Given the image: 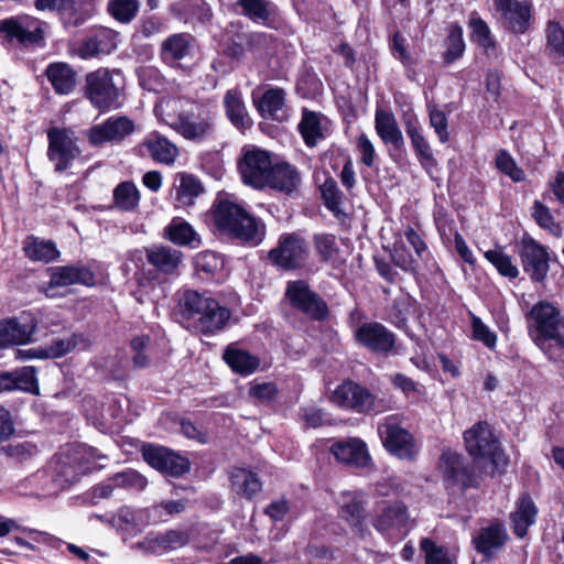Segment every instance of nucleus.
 Here are the masks:
<instances>
[{"instance_id": "nucleus-55", "label": "nucleus", "mask_w": 564, "mask_h": 564, "mask_svg": "<svg viewBox=\"0 0 564 564\" xmlns=\"http://www.w3.org/2000/svg\"><path fill=\"white\" fill-rule=\"evenodd\" d=\"M80 339L79 335L73 334L65 338H55L51 341L50 345L45 346V351L47 359L48 358H58L62 357L69 351H72L78 344Z\"/></svg>"}, {"instance_id": "nucleus-16", "label": "nucleus", "mask_w": 564, "mask_h": 564, "mask_svg": "<svg viewBox=\"0 0 564 564\" xmlns=\"http://www.w3.org/2000/svg\"><path fill=\"white\" fill-rule=\"evenodd\" d=\"M135 127L132 120L126 116H112L104 123L96 124L88 132V140L95 147L107 142H121L133 133Z\"/></svg>"}, {"instance_id": "nucleus-35", "label": "nucleus", "mask_w": 564, "mask_h": 564, "mask_svg": "<svg viewBox=\"0 0 564 564\" xmlns=\"http://www.w3.org/2000/svg\"><path fill=\"white\" fill-rule=\"evenodd\" d=\"M224 359L235 372L243 376L252 373L260 365L257 357L250 355L246 350L235 347L234 345H229L226 348Z\"/></svg>"}, {"instance_id": "nucleus-1", "label": "nucleus", "mask_w": 564, "mask_h": 564, "mask_svg": "<svg viewBox=\"0 0 564 564\" xmlns=\"http://www.w3.org/2000/svg\"><path fill=\"white\" fill-rule=\"evenodd\" d=\"M182 316L188 326L198 334L214 335L223 330L231 313L207 293L186 290L180 299Z\"/></svg>"}, {"instance_id": "nucleus-5", "label": "nucleus", "mask_w": 564, "mask_h": 564, "mask_svg": "<svg viewBox=\"0 0 564 564\" xmlns=\"http://www.w3.org/2000/svg\"><path fill=\"white\" fill-rule=\"evenodd\" d=\"M332 402L344 410L359 414H378L387 410L383 399L377 398L367 388L354 381H344L332 393Z\"/></svg>"}, {"instance_id": "nucleus-64", "label": "nucleus", "mask_w": 564, "mask_h": 564, "mask_svg": "<svg viewBox=\"0 0 564 564\" xmlns=\"http://www.w3.org/2000/svg\"><path fill=\"white\" fill-rule=\"evenodd\" d=\"M218 257L210 251L200 252L195 257V267L197 271L213 274L219 267Z\"/></svg>"}, {"instance_id": "nucleus-28", "label": "nucleus", "mask_w": 564, "mask_h": 564, "mask_svg": "<svg viewBox=\"0 0 564 564\" xmlns=\"http://www.w3.org/2000/svg\"><path fill=\"white\" fill-rule=\"evenodd\" d=\"M142 145L154 161L166 165L173 164L178 154L177 147L158 133L147 137Z\"/></svg>"}, {"instance_id": "nucleus-41", "label": "nucleus", "mask_w": 564, "mask_h": 564, "mask_svg": "<svg viewBox=\"0 0 564 564\" xmlns=\"http://www.w3.org/2000/svg\"><path fill=\"white\" fill-rule=\"evenodd\" d=\"M110 523L122 533L135 535L141 532V513L129 507H122L112 516Z\"/></svg>"}, {"instance_id": "nucleus-3", "label": "nucleus", "mask_w": 564, "mask_h": 564, "mask_svg": "<svg viewBox=\"0 0 564 564\" xmlns=\"http://www.w3.org/2000/svg\"><path fill=\"white\" fill-rule=\"evenodd\" d=\"M213 216L219 230L246 243L258 246L264 238V225L228 198H217Z\"/></svg>"}, {"instance_id": "nucleus-42", "label": "nucleus", "mask_w": 564, "mask_h": 564, "mask_svg": "<svg viewBox=\"0 0 564 564\" xmlns=\"http://www.w3.org/2000/svg\"><path fill=\"white\" fill-rule=\"evenodd\" d=\"M140 202V193L132 182H122L113 189V203L123 212L134 210Z\"/></svg>"}, {"instance_id": "nucleus-19", "label": "nucleus", "mask_w": 564, "mask_h": 564, "mask_svg": "<svg viewBox=\"0 0 564 564\" xmlns=\"http://www.w3.org/2000/svg\"><path fill=\"white\" fill-rule=\"evenodd\" d=\"M50 282L44 289L47 296H55L56 288H66L73 284L91 286L95 284L94 273L84 265H64L50 269Z\"/></svg>"}, {"instance_id": "nucleus-32", "label": "nucleus", "mask_w": 564, "mask_h": 564, "mask_svg": "<svg viewBox=\"0 0 564 564\" xmlns=\"http://www.w3.org/2000/svg\"><path fill=\"white\" fill-rule=\"evenodd\" d=\"M230 482L231 489L247 499H251L262 487L258 475L245 468H234L230 473Z\"/></svg>"}, {"instance_id": "nucleus-54", "label": "nucleus", "mask_w": 564, "mask_h": 564, "mask_svg": "<svg viewBox=\"0 0 564 564\" xmlns=\"http://www.w3.org/2000/svg\"><path fill=\"white\" fill-rule=\"evenodd\" d=\"M532 215L540 227L547 229L555 236L562 235V228L554 221L550 209L539 200L534 202Z\"/></svg>"}, {"instance_id": "nucleus-6", "label": "nucleus", "mask_w": 564, "mask_h": 564, "mask_svg": "<svg viewBox=\"0 0 564 564\" xmlns=\"http://www.w3.org/2000/svg\"><path fill=\"white\" fill-rule=\"evenodd\" d=\"M170 126L186 140L202 141L213 134L215 123L206 107L187 102Z\"/></svg>"}, {"instance_id": "nucleus-30", "label": "nucleus", "mask_w": 564, "mask_h": 564, "mask_svg": "<svg viewBox=\"0 0 564 564\" xmlns=\"http://www.w3.org/2000/svg\"><path fill=\"white\" fill-rule=\"evenodd\" d=\"M536 507L529 496H522L518 503L517 509L510 516L514 533L523 538L530 525L535 522Z\"/></svg>"}, {"instance_id": "nucleus-4", "label": "nucleus", "mask_w": 564, "mask_h": 564, "mask_svg": "<svg viewBox=\"0 0 564 564\" xmlns=\"http://www.w3.org/2000/svg\"><path fill=\"white\" fill-rule=\"evenodd\" d=\"M86 96L100 110L117 109L122 104V74L99 68L86 75Z\"/></svg>"}, {"instance_id": "nucleus-17", "label": "nucleus", "mask_w": 564, "mask_h": 564, "mask_svg": "<svg viewBox=\"0 0 564 564\" xmlns=\"http://www.w3.org/2000/svg\"><path fill=\"white\" fill-rule=\"evenodd\" d=\"M522 267L532 281L543 282L547 275L550 257L546 249L533 238H524L520 251Z\"/></svg>"}, {"instance_id": "nucleus-50", "label": "nucleus", "mask_w": 564, "mask_h": 564, "mask_svg": "<svg viewBox=\"0 0 564 564\" xmlns=\"http://www.w3.org/2000/svg\"><path fill=\"white\" fill-rule=\"evenodd\" d=\"M465 52V42L463 39V29L458 24H453L446 40V51L444 61L447 64L458 59Z\"/></svg>"}, {"instance_id": "nucleus-12", "label": "nucleus", "mask_w": 564, "mask_h": 564, "mask_svg": "<svg viewBox=\"0 0 564 564\" xmlns=\"http://www.w3.org/2000/svg\"><path fill=\"white\" fill-rule=\"evenodd\" d=\"M307 256L305 240L296 234H285L280 237L278 246L269 251V259L275 265L292 270L302 264Z\"/></svg>"}, {"instance_id": "nucleus-11", "label": "nucleus", "mask_w": 564, "mask_h": 564, "mask_svg": "<svg viewBox=\"0 0 564 564\" xmlns=\"http://www.w3.org/2000/svg\"><path fill=\"white\" fill-rule=\"evenodd\" d=\"M0 31L10 42H17L24 47L43 40L42 22L30 15H18L1 21Z\"/></svg>"}, {"instance_id": "nucleus-61", "label": "nucleus", "mask_w": 564, "mask_h": 564, "mask_svg": "<svg viewBox=\"0 0 564 564\" xmlns=\"http://www.w3.org/2000/svg\"><path fill=\"white\" fill-rule=\"evenodd\" d=\"M106 34L107 32H101L94 37L86 39L78 47V55L84 59H88L97 56L100 53H105L106 50L102 46V39L106 36Z\"/></svg>"}, {"instance_id": "nucleus-44", "label": "nucleus", "mask_w": 564, "mask_h": 564, "mask_svg": "<svg viewBox=\"0 0 564 564\" xmlns=\"http://www.w3.org/2000/svg\"><path fill=\"white\" fill-rule=\"evenodd\" d=\"M224 102L227 116L236 127L242 128L249 124L248 113L238 90H228Z\"/></svg>"}, {"instance_id": "nucleus-13", "label": "nucleus", "mask_w": 564, "mask_h": 564, "mask_svg": "<svg viewBox=\"0 0 564 564\" xmlns=\"http://www.w3.org/2000/svg\"><path fill=\"white\" fill-rule=\"evenodd\" d=\"M373 527L390 536L403 538L413 528V521L408 507L402 501H394L376 517Z\"/></svg>"}, {"instance_id": "nucleus-46", "label": "nucleus", "mask_w": 564, "mask_h": 564, "mask_svg": "<svg viewBox=\"0 0 564 564\" xmlns=\"http://www.w3.org/2000/svg\"><path fill=\"white\" fill-rule=\"evenodd\" d=\"M238 4L253 22L265 24L273 13V4L269 0H238Z\"/></svg>"}, {"instance_id": "nucleus-56", "label": "nucleus", "mask_w": 564, "mask_h": 564, "mask_svg": "<svg viewBox=\"0 0 564 564\" xmlns=\"http://www.w3.org/2000/svg\"><path fill=\"white\" fill-rule=\"evenodd\" d=\"M471 318L473 338L481 341L486 347L492 349L496 347L497 336L474 313H469Z\"/></svg>"}, {"instance_id": "nucleus-53", "label": "nucleus", "mask_w": 564, "mask_h": 564, "mask_svg": "<svg viewBox=\"0 0 564 564\" xmlns=\"http://www.w3.org/2000/svg\"><path fill=\"white\" fill-rule=\"evenodd\" d=\"M111 482L116 487L133 488L137 490H143L148 485L145 477L133 469H127L116 474L111 478Z\"/></svg>"}, {"instance_id": "nucleus-36", "label": "nucleus", "mask_w": 564, "mask_h": 564, "mask_svg": "<svg viewBox=\"0 0 564 564\" xmlns=\"http://www.w3.org/2000/svg\"><path fill=\"white\" fill-rule=\"evenodd\" d=\"M299 131L307 147H315L325 137L321 115L303 109Z\"/></svg>"}, {"instance_id": "nucleus-24", "label": "nucleus", "mask_w": 564, "mask_h": 564, "mask_svg": "<svg viewBox=\"0 0 564 564\" xmlns=\"http://www.w3.org/2000/svg\"><path fill=\"white\" fill-rule=\"evenodd\" d=\"M36 324L33 319L20 323L17 318L0 321V348L31 341Z\"/></svg>"}, {"instance_id": "nucleus-34", "label": "nucleus", "mask_w": 564, "mask_h": 564, "mask_svg": "<svg viewBox=\"0 0 564 564\" xmlns=\"http://www.w3.org/2000/svg\"><path fill=\"white\" fill-rule=\"evenodd\" d=\"M405 131L411 140V144L416 153V156L421 165L425 169L435 166L436 160L434 159L433 151L431 149L430 143L421 133L417 122L409 120L405 124Z\"/></svg>"}, {"instance_id": "nucleus-49", "label": "nucleus", "mask_w": 564, "mask_h": 564, "mask_svg": "<svg viewBox=\"0 0 564 564\" xmlns=\"http://www.w3.org/2000/svg\"><path fill=\"white\" fill-rule=\"evenodd\" d=\"M485 258L498 270V272L509 279H516L519 275V269L513 264L511 257L501 249L488 250Z\"/></svg>"}, {"instance_id": "nucleus-62", "label": "nucleus", "mask_w": 564, "mask_h": 564, "mask_svg": "<svg viewBox=\"0 0 564 564\" xmlns=\"http://www.w3.org/2000/svg\"><path fill=\"white\" fill-rule=\"evenodd\" d=\"M147 553H163L165 551L163 533H149L142 541L133 546Z\"/></svg>"}, {"instance_id": "nucleus-45", "label": "nucleus", "mask_w": 564, "mask_h": 564, "mask_svg": "<svg viewBox=\"0 0 564 564\" xmlns=\"http://www.w3.org/2000/svg\"><path fill=\"white\" fill-rule=\"evenodd\" d=\"M203 193L202 183L191 174L180 175V185L176 188V199L183 206L194 204L196 197Z\"/></svg>"}, {"instance_id": "nucleus-60", "label": "nucleus", "mask_w": 564, "mask_h": 564, "mask_svg": "<svg viewBox=\"0 0 564 564\" xmlns=\"http://www.w3.org/2000/svg\"><path fill=\"white\" fill-rule=\"evenodd\" d=\"M18 390L25 392L37 391L36 369L32 366H25L14 370Z\"/></svg>"}, {"instance_id": "nucleus-26", "label": "nucleus", "mask_w": 564, "mask_h": 564, "mask_svg": "<svg viewBox=\"0 0 564 564\" xmlns=\"http://www.w3.org/2000/svg\"><path fill=\"white\" fill-rule=\"evenodd\" d=\"M193 48V36L188 33H175L166 37L161 44V57L169 65H180V62L189 56Z\"/></svg>"}, {"instance_id": "nucleus-21", "label": "nucleus", "mask_w": 564, "mask_h": 564, "mask_svg": "<svg viewBox=\"0 0 564 564\" xmlns=\"http://www.w3.org/2000/svg\"><path fill=\"white\" fill-rule=\"evenodd\" d=\"M440 468L444 478L452 486L468 488L476 485L474 470L467 466L465 458L455 452L443 453L441 456Z\"/></svg>"}, {"instance_id": "nucleus-31", "label": "nucleus", "mask_w": 564, "mask_h": 564, "mask_svg": "<svg viewBox=\"0 0 564 564\" xmlns=\"http://www.w3.org/2000/svg\"><path fill=\"white\" fill-rule=\"evenodd\" d=\"M367 500L361 491L344 492L341 496V516L350 525L360 528L366 514L365 505Z\"/></svg>"}, {"instance_id": "nucleus-2", "label": "nucleus", "mask_w": 564, "mask_h": 564, "mask_svg": "<svg viewBox=\"0 0 564 564\" xmlns=\"http://www.w3.org/2000/svg\"><path fill=\"white\" fill-rule=\"evenodd\" d=\"M530 332L535 345L551 360L557 358V350L564 349V317L561 311L549 302H539L529 313Z\"/></svg>"}, {"instance_id": "nucleus-59", "label": "nucleus", "mask_w": 564, "mask_h": 564, "mask_svg": "<svg viewBox=\"0 0 564 564\" xmlns=\"http://www.w3.org/2000/svg\"><path fill=\"white\" fill-rule=\"evenodd\" d=\"M315 248L322 260L327 262L334 259L338 252L336 237L329 234H321L314 237Z\"/></svg>"}, {"instance_id": "nucleus-38", "label": "nucleus", "mask_w": 564, "mask_h": 564, "mask_svg": "<svg viewBox=\"0 0 564 564\" xmlns=\"http://www.w3.org/2000/svg\"><path fill=\"white\" fill-rule=\"evenodd\" d=\"M507 539L505 529L498 524H491L480 530L475 539L476 550L484 554H490L494 550L503 545Z\"/></svg>"}, {"instance_id": "nucleus-8", "label": "nucleus", "mask_w": 564, "mask_h": 564, "mask_svg": "<svg viewBox=\"0 0 564 564\" xmlns=\"http://www.w3.org/2000/svg\"><path fill=\"white\" fill-rule=\"evenodd\" d=\"M378 433L383 446L400 459H414L419 448L412 435L393 417L389 416L378 425Z\"/></svg>"}, {"instance_id": "nucleus-37", "label": "nucleus", "mask_w": 564, "mask_h": 564, "mask_svg": "<svg viewBox=\"0 0 564 564\" xmlns=\"http://www.w3.org/2000/svg\"><path fill=\"white\" fill-rule=\"evenodd\" d=\"M468 25L471 29V41L476 43L485 54L496 55V42L491 36L488 24L474 12L469 18Z\"/></svg>"}, {"instance_id": "nucleus-18", "label": "nucleus", "mask_w": 564, "mask_h": 564, "mask_svg": "<svg viewBox=\"0 0 564 564\" xmlns=\"http://www.w3.org/2000/svg\"><path fill=\"white\" fill-rule=\"evenodd\" d=\"M355 337L358 344L379 355H388L395 344L394 334L377 322L360 325Z\"/></svg>"}, {"instance_id": "nucleus-47", "label": "nucleus", "mask_w": 564, "mask_h": 564, "mask_svg": "<svg viewBox=\"0 0 564 564\" xmlns=\"http://www.w3.org/2000/svg\"><path fill=\"white\" fill-rule=\"evenodd\" d=\"M181 10L185 22L208 23L213 18L212 8L205 0H186L182 3Z\"/></svg>"}, {"instance_id": "nucleus-58", "label": "nucleus", "mask_w": 564, "mask_h": 564, "mask_svg": "<svg viewBox=\"0 0 564 564\" xmlns=\"http://www.w3.org/2000/svg\"><path fill=\"white\" fill-rule=\"evenodd\" d=\"M391 257L393 263L403 271L416 272L417 260L406 250L402 242L394 243Z\"/></svg>"}, {"instance_id": "nucleus-63", "label": "nucleus", "mask_w": 564, "mask_h": 564, "mask_svg": "<svg viewBox=\"0 0 564 564\" xmlns=\"http://www.w3.org/2000/svg\"><path fill=\"white\" fill-rule=\"evenodd\" d=\"M249 394L261 402H270L275 399L278 388L273 382L254 383L250 387Z\"/></svg>"}, {"instance_id": "nucleus-40", "label": "nucleus", "mask_w": 564, "mask_h": 564, "mask_svg": "<svg viewBox=\"0 0 564 564\" xmlns=\"http://www.w3.org/2000/svg\"><path fill=\"white\" fill-rule=\"evenodd\" d=\"M169 239L178 246H189L197 248L199 246V239L197 234L192 226L181 219H173L166 228Z\"/></svg>"}, {"instance_id": "nucleus-10", "label": "nucleus", "mask_w": 564, "mask_h": 564, "mask_svg": "<svg viewBox=\"0 0 564 564\" xmlns=\"http://www.w3.org/2000/svg\"><path fill=\"white\" fill-rule=\"evenodd\" d=\"M272 166L269 152L258 148L245 150L239 161V172L243 183L257 189L267 187Z\"/></svg>"}, {"instance_id": "nucleus-39", "label": "nucleus", "mask_w": 564, "mask_h": 564, "mask_svg": "<svg viewBox=\"0 0 564 564\" xmlns=\"http://www.w3.org/2000/svg\"><path fill=\"white\" fill-rule=\"evenodd\" d=\"M23 249L26 257L34 261L51 262L59 256V251L53 241L34 237H29L25 240Z\"/></svg>"}, {"instance_id": "nucleus-43", "label": "nucleus", "mask_w": 564, "mask_h": 564, "mask_svg": "<svg viewBox=\"0 0 564 564\" xmlns=\"http://www.w3.org/2000/svg\"><path fill=\"white\" fill-rule=\"evenodd\" d=\"M546 53L557 62H564V29L555 21H550L545 30Z\"/></svg>"}, {"instance_id": "nucleus-7", "label": "nucleus", "mask_w": 564, "mask_h": 564, "mask_svg": "<svg viewBox=\"0 0 564 564\" xmlns=\"http://www.w3.org/2000/svg\"><path fill=\"white\" fill-rule=\"evenodd\" d=\"M47 158L54 164L56 172L70 167L82 153L77 138L69 129L53 127L47 130Z\"/></svg>"}, {"instance_id": "nucleus-22", "label": "nucleus", "mask_w": 564, "mask_h": 564, "mask_svg": "<svg viewBox=\"0 0 564 564\" xmlns=\"http://www.w3.org/2000/svg\"><path fill=\"white\" fill-rule=\"evenodd\" d=\"M253 102L264 119L284 121L288 118L286 91L280 87H268Z\"/></svg>"}, {"instance_id": "nucleus-29", "label": "nucleus", "mask_w": 564, "mask_h": 564, "mask_svg": "<svg viewBox=\"0 0 564 564\" xmlns=\"http://www.w3.org/2000/svg\"><path fill=\"white\" fill-rule=\"evenodd\" d=\"M375 128L384 143H390L397 149L403 145V135L392 112L378 109L376 111Z\"/></svg>"}, {"instance_id": "nucleus-57", "label": "nucleus", "mask_w": 564, "mask_h": 564, "mask_svg": "<svg viewBox=\"0 0 564 564\" xmlns=\"http://www.w3.org/2000/svg\"><path fill=\"white\" fill-rule=\"evenodd\" d=\"M420 546L425 553L426 564H453L447 552L443 547H438L431 539H422Z\"/></svg>"}, {"instance_id": "nucleus-51", "label": "nucleus", "mask_w": 564, "mask_h": 564, "mask_svg": "<svg viewBox=\"0 0 564 564\" xmlns=\"http://www.w3.org/2000/svg\"><path fill=\"white\" fill-rule=\"evenodd\" d=\"M322 197L325 206L334 214L339 215L343 213L341 197L343 193L338 188L334 180H326L321 186Z\"/></svg>"}, {"instance_id": "nucleus-52", "label": "nucleus", "mask_w": 564, "mask_h": 564, "mask_svg": "<svg viewBox=\"0 0 564 564\" xmlns=\"http://www.w3.org/2000/svg\"><path fill=\"white\" fill-rule=\"evenodd\" d=\"M496 165L500 172L508 175L514 182L524 180V172L506 150H500L496 156Z\"/></svg>"}, {"instance_id": "nucleus-14", "label": "nucleus", "mask_w": 564, "mask_h": 564, "mask_svg": "<svg viewBox=\"0 0 564 564\" xmlns=\"http://www.w3.org/2000/svg\"><path fill=\"white\" fill-rule=\"evenodd\" d=\"M466 449L474 458H499V443L486 422H478L464 433Z\"/></svg>"}, {"instance_id": "nucleus-23", "label": "nucleus", "mask_w": 564, "mask_h": 564, "mask_svg": "<svg viewBox=\"0 0 564 564\" xmlns=\"http://www.w3.org/2000/svg\"><path fill=\"white\" fill-rule=\"evenodd\" d=\"M506 25L514 33H524L530 23L531 9L525 2L518 0H494Z\"/></svg>"}, {"instance_id": "nucleus-20", "label": "nucleus", "mask_w": 564, "mask_h": 564, "mask_svg": "<svg viewBox=\"0 0 564 564\" xmlns=\"http://www.w3.org/2000/svg\"><path fill=\"white\" fill-rule=\"evenodd\" d=\"M330 453L345 465L365 468L371 464V456L366 443L358 437H349L335 442L330 446Z\"/></svg>"}, {"instance_id": "nucleus-33", "label": "nucleus", "mask_w": 564, "mask_h": 564, "mask_svg": "<svg viewBox=\"0 0 564 564\" xmlns=\"http://www.w3.org/2000/svg\"><path fill=\"white\" fill-rule=\"evenodd\" d=\"M54 90L61 95H68L76 84L75 72L65 63H53L45 72Z\"/></svg>"}, {"instance_id": "nucleus-9", "label": "nucleus", "mask_w": 564, "mask_h": 564, "mask_svg": "<svg viewBox=\"0 0 564 564\" xmlns=\"http://www.w3.org/2000/svg\"><path fill=\"white\" fill-rule=\"evenodd\" d=\"M285 296L292 307L312 319L321 321L327 316L328 310L324 300L311 290L304 280L288 282Z\"/></svg>"}, {"instance_id": "nucleus-25", "label": "nucleus", "mask_w": 564, "mask_h": 564, "mask_svg": "<svg viewBox=\"0 0 564 564\" xmlns=\"http://www.w3.org/2000/svg\"><path fill=\"white\" fill-rule=\"evenodd\" d=\"M300 185L301 174L295 166L288 162L273 164L267 187L289 195L295 192Z\"/></svg>"}, {"instance_id": "nucleus-48", "label": "nucleus", "mask_w": 564, "mask_h": 564, "mask_svg": "<svg viewBox=\"0 0 564 564\" xmlns=\"http://www.w3.org/2000/svg\"><path fill=\"white\" fill-rule=\"evenodd\" d=\"M139 7L138 0H109L107 11L116 21L129 23L137 15Z\"/></svg>"}, {"instance_id": "nucleus-15", "label": "nucleus", "mask_w": 564, "mask_h": 564, "mask_svg": "<svg viewBox=\"0 0 564 564\" xmlns=\"http://www.w3.org/2000/svg\"><path fill=\"white\" fill-rule=\"evenodd\" d=\"M144 460L156 470L178 477L189 469L188 460L166 447L145 444L142 446Z\"/></svg>"}, {"instance_id": "nucleus-27", "label": "nucleus", "mask_w": 564, "mask_h": 564, "mask_svg": "<svg viewBox=\"0 0 564 564\" xmlns=\"http://www.w3.org/2000/svg\"><path fill=\"white\" fill-rule=\"evenodd\" d=\"M148 262L163 274L176 273L183 260V253L165 246H152L145 249Z\"/></svg>"}]
</instances>
